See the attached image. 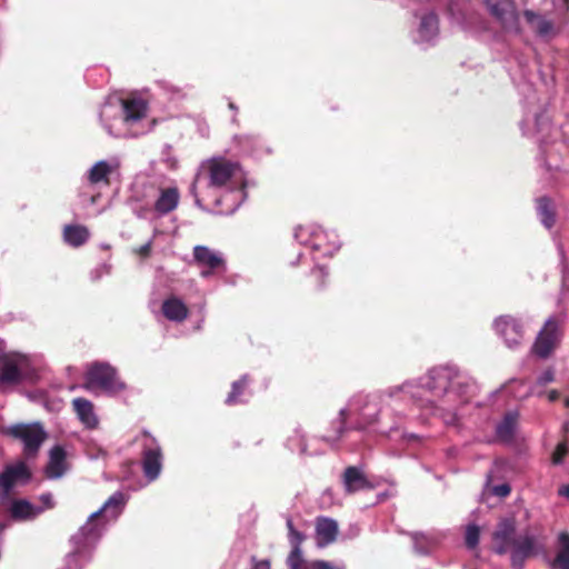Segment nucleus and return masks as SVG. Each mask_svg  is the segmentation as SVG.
I'll return each mask as SVG.
<instances>
[{
    "label": "nucleus",
    "instance_id": "nucleus-1",
    "mask_svg": "<svg viewBox=\"0 0 569 569\" xmlns=\"http://www.w3.org/2000/svg\"><path fill=\"white\" fill-rule=\"evenodd\" d=\"M476 385L453 366L432 368L419 381H406L390 387L392 398L411 400L420 408H430L445 423L453 425L458 419V407L473 396Z\"/></svg>",
    "mask_w": 569,
    "mask_h": 569
},
{
    "label": "nucleus",
    "instance_id": "nucleus-2",
    "mask_svg": "<svg viewBox=\"0 0 569 569\" xmlns=\"http://www.w3.org/2000/svg\"><path fill=\"white\" fill-rule=\"evenodd\" d=\"M246 172L239 162L224 157H212L201 163L190 187L196 204L217 207L226 203L221 213L234 212L244 201L247 194Z\"/></svg>",
    "mask_w": 569,
    "mask_h": 569
},
{
    "label": "nucleus",
    "instance_id": "nucleus-3",
    "mask_svg": "<svg viewBox=\"0 0 569 569\" xmlns=\"http://www.w3.org/2000/svg\"><path fill=\"white\" fill-rule=\"evenodd\" d=\"M124 505V495L118 491L114 492L98 511L90 516L87 523L72 537L76 550L69 556V562L76 560L82 551L93 546L101 537L104 525L100 522L98 518L103 515L104 518L114 520L122 512Z\"/></svg>",
    "mask_w": 569,
    "mask_h": 569
},
{
    "label": "nucleus",
    "instance_id": "nucleus-4",
    "mask_svg": "<svg viewBox=\"0 0 569 569\" xmlns=\"http://www.w3.org/2000/svg\"><path fill=\"white\" fill-rule=\"evenodd\" d=\"M390 388L382 393L362 395L359 393L352 397L348 406L340 410V417L342 421L349 418L357 417V428L362 429L371 426L377 421L378 413L380 411L381 402L385 397L392 401H405L406 399L399 398V396L390 397L388 395Z\"/></svg>",
    "mask_w": 569,
    "mask_h": 569
},
{
    "label": "nucleus",
    "instance_id": "nucleus-5",
    "mask_svg": "<svg viewBox=\"0 0 569 569\" xmlns=\"http://www.w3.org/2000/svg\"><path fill=\"white\" fill-rule=\"evenodd\" d=\"M123 113V117L118 119L120 122L133 123L139 121L146 116L147 103L140 98H132L122 100L117 97L110 98L103 106L100 118L103 122H107L111 116ZM110 134L120 136V132L113 131V124L104 123Z\"/></svg>",
    "mask_w": 569,
    "mask_h": 569
},
{
    "label": "nucleus",
    "instance_id": "nucleus-6",
    "mask_svg": "<svg viewBox=\"0 0 569 569\" xmlns=\"http://www.w3.org/2000/svg\"><path fill=\"white\" fill-rule=\"evenodd\" d=\"M295 239L312 251H320L322 256H331L340 248L337 234L328 233L317 224H302L296 228Z\"/></svg>",
    "mask_w": 569,
    "mask_h": 569
},
{
    "label": "nucleus",
    "instance_id": "nucleus-7",
    "mask_svg": "<svg viewBox=\"0 0 569 569\" xmlns=\"http://www.w3.org/2000/svg\"><path fill=\"white\" fill-rule=\"evenodd\" d=\"M83 387L91 392L102 390L109 395H117L126 389L113 367L98 362L88 368Z\"/></svg>",
    "mask_w": 569,
    "mask_h": 569
},
{
    "label": "nucleus",
    "instance_id": "nucleus-8",
    "mask_svg": "<svg viewBox=\"0 0 569 569\" xmlns=\"http://www.w3.org/2000/svg\"><path fill=\"white\" fill-rule=\"evenodd\" d=\"M4 432L23 443V452L27 457H34L47 439V432L39 422L16 423L7 427Z\"/></svg>",
    "mask_w": 569,
    "mask_h": 569
},
{
    "label": "nucleus",
    "instance_id": "nucleus-9",
    "mask_svg": "<svg viewBox=\"0 0 569 569\" xmlns=\"http://www.w3.org/2000/svg\"><path fill=\"white\" fill-rule=\"evenodd\" d=\"M30 363L27 356L8 353L0 359V385L13 387L26 378Z\"/></svg>",
    "mask_w": 569,
    "mask_h": 569
},
{
    "label": "nucleus",
    "instance_id": "nucleus-10",
    "mask_svg": "<svg viewBox=\"0 0 569 569\" xmlns=\"http://www.w3.org/2000/svg\"><path fill=\"white\" fill-rule=\"evenodd\" d=\"M142 468L149 481L156 480L162 469L161 448L150 435H143Z\"/></svg>",
    "mask_w": 569,
    "mask_h": 569
},
{
    "label": "nucleus",
    "instance_id": "nucleus-11",
    "mask_svg": "<svg viewBox=\"0 0 569 569\" xmlns=\"http://www.w3.org/2000/svg\"><path fill=\"white\" fill-rule=\"evenodd\" d=\"M560 337L558 321L552 318L548 319L536 339L533 352L541 358H547L558 345Z\"/></svg>",
    "mask_w": 569,
    "mask_h": 569
},
{
    "label": "nucleus",
    "instance_id": "nucleus-12",
    "mask_svg": "<svg viewBox=\"0 0 569 569\" xmlns=\"http://www.w3.org/2000/svg\"><path fill=\"white\" fill-rule=\"evenodd\" d=\"M496 332L510 349L517 348L523 340V327L519 320L510 316H501L493 322Z\"/></svg>",
    "mask_w": 569,
    "mask_h": 569
},
{
    "label": "nucleus",
    "instance_id": "nucleus-13",
    "mask_svg": "<svg viewBox=\"0 0 569 569\" xmlns=\"http://www.w3.org/2000/svg\"><path fill=\"white\" fill-rule=\"evenodd\" d=\"M193 259L197 266L201 268V276L203 278L224 270L226 263L222 254L206 246H196L193 248Z\"/></svg>",
    "mask_w": 569,
    "mask_h": 569
},
{
    "label": "nucleus",
    "instance_id": "nucleus-14",
    "mask_svg": "<svg viewBox=\"0 0 569 569\" xmlns=\"http://www.w3.org/2000/svg\"><path fill=\"white\" fill-rule=\"evenodd\" d=\"M489 12L505 29L518 31V14L512 0H485Z\"/></svg>",
    "mask_w": 569,
    "mask_h": 569
},
{
    "label": "nucleus",
    "instance_id": "nucleus-15",
    "mask_svg": "<svg viewBox=\"0 0 569 569\" xmlns=\"http://www.w3.org/2000/svg\"><path fill=\"white\" fill-rule=\"evenodd\" d=\"M537 550L538 541L533 535L529 532L520 535L512 543V567L516 569L522 568L525 559L536 555Z\"/></svg>",
    "mask_w": 569,
    "mask_h": 569
},
{
    "label": "nucleus",
    "instance_id": "nucleus-16",
    "mask_svg": "<svg viewBox=\"0 0 569 569\" xmlns=\"http://www.w3.org/2000/svg\"><path fill=\"white\" fill-rule=\"evenodd\" d=\"M69 469L68 452L61 445L53 446L49 451V460L44 473L49 479L61 478Z\"/></svg>",
    "mask_w": 569,
    "mask_h": 569
},
{
    "label": "nucleus",
    "instance_id": "nucleus-17",
    "mask_svg": "<svg viewBox=\"0 0 569 569\" xmlns=\"http://www.w3.org/2000/svg\"><path fill=\"white\" fill-rule=\"evenodd\" d=\"M515 522L510 519H503L499 522L497 530L492 535L495 551L503 555L512 548Z\"/></svg>",
    "mask_w": 569,
    "mask_h": 569
},
{
    "label": "nucleus",
    "instance_id": "nucleus-18",
    "mask_svg": "<svg viewBox=\"0 0 569 569\" xmlns=\"http://www.w3.org/2000/svg\"><path fill=\"white\" fill-rule=\"evenodd\" d=\"M120 161L118 158H110L108 160H100L96 162L88 171V180L90 183H106L109 184V177L118 171Z\"/></svg>",
    "mask_w": 569,
    "mask_h": 569
},
{
    "label": "nucleus",
    "instance_id": "nucleus-19",
    "mask_svg": "<svg viewBox=\"0 0 569 569\" xmlns=\"http://www.w3.org/2000/svg\"><path fill=\"white\" fill-rule=\"evenodd\" d=\"M72 407L78 419L87 429H96L98 427L99 418L91 401L86 398H74Z\"/></svg>",
    "mask_w": 569,
    "mask_h": 569
},
{
    "label": "nucleus",
    "instance_id": "nucleus-20",
    "mask_svg": "<svg viewBox=\"0 0 569 569\" xmlns=\"http://www.w3.org/2000/svg\"><path fill=\"white\" fill-rule=\"evenodd\" d=\"M439 33V20L436 13L428 12L420 18L415 37L416 42H431Z\"/></svg>",
    "mask_w": 569,
    "mask_h": 569
},
{
    "label": "nucleus",
    "instance_id": "nucleus-21",
    "mask_svg": "<svg viewBox=\"0 0 569 569\" xmlns=\"http://www.w3.org/2000/svg\"><path fill=\"white\" fill-rule=\"evenodd\" d=\"M338 536V523L328 517H319L316 520L317 545L325 547L332 543Z\"/></svg>",
    "mask_w": 569,
    "mask_h": 569
},
{
    "label": "nucleus",
    "instance_id": "nucleus-22",
    "mask_svg": "<svg viewBox=\"0 0 569 569\" xmlns=\"http://www.w3.org/2000/svg\"><path fill=\"white\" fill-rule=\"evenodd\" d=\"M30 477L29 470L23 462H18L0 475V488L8 493L11 488L20 480H27Z\"/></svg>",
    "mask_w": 569,
    "mask_h": 569
},
{
    "label": "nucleus",
    "instance_id": "nucleus-23",
    "mask_svg": "<svg viewBox=\"0 0 569 569\" xmlns=\"http://www.w3.org/2000/svg\"><path fill=\"white\" fill-rule=\"evenodd\" d=\"M180 200V193L177 187L161 188L154 202V210L163 216L173 211Z\"/></svg>",
    "mask_w": 569,
    "mask_h": 569
},
{
    "label": "nucleus",
    "instance_id": "nucleus-24",
    "mask_svg": "<svg viewBox=\"0 0 569 569\" xmlns=\"http://www.w3.org/2000/svg\"><path fill=\"white\" fill-rule=\"evenodd\" d=\"M343 486L348 493H355L362 489L370 488V483L363 472L357 467H348L343 473Z\"/></svg>",
    "mask_w": 569,
    "mask_h": 569
},
{
    "label": "nucleus",
    "instance_id": "nucleus-25",
    "mask_svg": "<svg viewBox=\"0 0 569 569\" xmlns=\"http://www.w3.org/2000/svg\"><path fill=\"white\" fill-rule=\"evenodd\" d=\"M162 313L170 321L182 322L187 319L189 311L181 299L170 297L162 303Z\"/></svg>",
    "mask_w": 569,
    "mask_h": 569
},
{
    "label": "nucleus",
    "instance_id": "nucleus-26",
    "mask_svg": "<svg viewBox=\"0 0 569 569\" xmlns=\"http://www.w3.org/2000/svg\"><path fill=\"white\" fill-rule=\"evenodd\" d=\"M523 16L540 37L550 38L556 36V28L550 20L545 19L531 10H526Z\"/></svg>",
    "mask_w": 569,
    "mask_h": 569
},
{
    "label": "nucleus",
    "instance_id": "nucleus-27",
    "mask_svg": "<svg viewBox=\"0 0 569 569\" xmlns=\"http://www.w3.org/2000/svg\"><path fill=\"white\" fill-rule=\"evenodd\" d=\"M555 569H569V533L560 532L558 536L557 552L551 561Z\"/></svg>",
    "mask_w": 569,
    "mask_h": 569
},
{
    "label": "nucleus",
    "instance_id": "nucleus-28",
    "mask_svg": "<svg viewBox=\"0 0 569 569\" xmlns=\"http://www.w3.org/2000/svg\"><path fill=\"white\" fill-rule=\"evenodd\" d=\"M89 230L84 226L69 224L64 227L63 239L72 247H80L89 239Z\"/></svg>",
    "mask_w": 569,
    "mask_h": 569
},
{
    "label": "nucleus",
    "instance_id": "nucleus-29",
    "mask_svg": "<svg viewBox=\"0 0 569 569\" xmlns=\"http://www.w3.org/2000/svg\"><path fill=\"white\" fill-rule=\"evenodd\" d=\"M11 515L16 519H32L42 512V509L33 506L27 500H16L11 505Z\"/></svg>",
    "mask_w": 569,
    "mask_h": 569
},
{
    "label": "nucleus",
    "instance_id": "nucleus-30",
    "mask_svg": "<svg viewBox=\"0 0 569 569\" xmlns=\"http://www.w3.org/2000/svg\"><path fill=\"white\" fill-rule=\"evenodd\" d=\"M518 421V413L516 411L508 412L503 420L497 426V435L502 440H510L513 436Z\"/></svg>",
    "mask_w": 569,
    "mask_h": 569
},
{
    "label": "nucleus",
    "instance_id": "nucleus-31",
    "mask_svg": "<svg viewBox=\"0 0 569 569\" xmlns=\"http://www.w3.org/2000/svg\"><path fill=\"white\" fill-rule=\"evenodd\" d=\"M537 210L542 224L550 229L555 224V212L551 201L548 198L538 199Z\"/></svg>",
    "mask_w": 569,
    "mask_h": 569
},
{
    "label": "nucleus",
    "instance_id": "nucleus-32",
    "mask_svg": "<svg viewBox=\"0 0 569 569\" xmlns=\"http://www.w3.org/2000/svg\"><path fill=\"white\" fill-rule=\"evenodd\" d=\"M315 561L307 560L301 549L291 550L287 557L289 569H313Z\"/></svg>",
    "mask_w": 569,
    "mask_h": 569
},
{
    "label": "nucleus",
    "instance_id": "nucleus-33",
    "mask_svg": "<svg viewBox=\"0 0 569 569\" xmlns=\"http://www.w3.org/2000/svg\"><path fill=\"white\" fill-rule=\"evenodd\" d=\"M505 388L517 399H525L532 392L531 388L527 387L523 380H511Z\"/></svg>",
    "mask_w": 569,
    "mask_h": 569
},
{
    "label": "nucleus",
    "instance_id": "nucleus-34",
    "mask_svg": "<svg viewBox=\"0 0 569 569\" xmlns=\"http://www.w3.org/2000/svg\"><path fill=\"white\" fill-rule=\"evenodd\" d=\"M248 377L243 376L240 380L232 383V389L226 399L228 405H236L241 402L240 396L243 393V389L248 386Z\"/></svg>",
    "mask_w": 569,
    "mask_h": 569
},
{
    "label": "nucleus",
    "instance_id": "nucleus-35",
    "mask_svg": "<svg viewBox=\"0 0 569 569\" xmlns=\"http://www.w3.org/2000/svg\"><path fill=\"white\" fill-rule=\"evenodd\" d=\"M287 527L289 530V541L292 547L291 550L301 549V543L305 540V536L295 529L292 520L289 518L287 519Z\"/></svg>",
    "mask_w": 569,
    "mask_h": 569
},
{
    "label": "nucleus",
    "instance_id": "nucleus-36",
    "mask_svg": "<svg viewBox=\"0 0 569 569\" xmlns=\"http://www.w3.org/2000/svg\"><path fill=\"white\" fill-rule=\"evenodd\" d=\"M415 548L419 553H427L429 549L435 545V540L426 535H416L413 537Z\"/></svg>",
    "mask_w": 569,
    "mask_h": 569
},
{
    "label": "nucleus",
    "instance_id": "nucleus-37",
    "mask_svg": "<svg viewBox=\"0 0 569 569\" xmlns=\"http://www.w3.org/2000/svg\"><path fill=\"white\" fill-rule=\"evenodd\" d=\"M480 537V529L476 525H469L466 529V545L473 549L477 547Z\"/></svg>",
    "mask_w": 569,
    "mask_h": 569
},
{
    "label": "nucleus",
    "instance_id": "nucleus-38",
    "mask_svg": "<svg viewBox=\"0 0 569 569\" xmlns=\"http://www.w3.org/2000/svg\"><path fill=\"white\" fill-rule=\"evenodd\" d=\"M569 453V448H568V445L566 442H560L552 456H551V461L553 465H561L566 458V456Z\"/></svg>",
    "mask_w": 569,
    "mask_h": 569
},
{
    "label": "nucleus",
    "instance_id": "nucleus-39",
    "mask_svg": "<svg viewBox=\"0 0 569 569\" xmlns=\"http://www.w3.org/2000/svg\"><path fill=\"white\" fill-rule=\"evenodd\" d=\"M162 161L167 164L169 169H176L178 166L177 158L172 154L171 147L166 146L162 151Z\"/></svg>",
    "mask_w": 569,
    "mask_h": 569
},
{
    "label": "nucleus",
    "instance_id": "nucleus-40",
    "mask_svg": "<svg viewBox=\"0 0 569 569\" xmlns=\"http://www.w3.org/2000/svg\"><path fill=\"white\" fill-rule=\"evenodd\" d=\"M490 492L499 498H505L510 493V486L508 483H501L491 487Z\"/></svg>",
    "mask_w": 569,
    "mask_h": 569
},
{
    "label": "nucleus",
    "instance_id": "nucleus-41",
    "mask_svg": "<svg viewBox=\"0 0 569 569\" xmlns=\"http://www.w3.org/2000/svg\"><path fill=\"white\" fill-rule=\"evenodd\" d=\"M313 569H345L342 563H332L325 560H315Z\"/></svg>",
    "mask_w": 569,
    "mask_h": 569
},
{
    "label": "nucleus",
    "instance_id": "nucleus-42",
    "mask_svg": "<svg viewBox=\"0 0 569 569\" xmlns=\"http://www.w3.org/2000/svg\"><path fill=\"white\" fill-rule=\"evenodd\" d=\"M548 118L545 114L537 116L535 119V131L541 133L548 127Z\"/></svg>",
    "mask_w": 569,
    "mask_h": 569
},
{
    "label": "nucleus",
    "instance_id": "nucleus-43",
    "mask_svg": "<svg viewBox=\"0 0 569 569\" xmlns=\"http://www.w3.org/2000/svg\"><path fill=\"white\" fill-rule=\"evenodd\" d=\"M553 379H555L553 371L551 369H548L540 375V377L537 380V383L540 386H545L547 383L552 382Z\"/></svg>",
    "mask_w": 569,
    "mask_h": 569
},
{
    "label": "nucleus",
    "instance_id": "nucleus-44",
    "mask_svg": "<svg viewBox=\"0 0 569 569\" xmlns=\"http://www.w3.org/2000/svg\"><path fill=\"white\" fill-rule=\"evenodd\" d=\"M40 501L42 502V507H38V509H42L46 510V509H50L53 507V498H52V495L51 493H43L40 496Z\"/></svg>",
    "mask_w": 569,
    "mask_h": 569
},
{
    "label": "nucleus",
    "instance_id": "nucleus-45",
    "mask_svg": "<svg viewBox=\"0 0 569 569\" xmlns=\"http://www.w3.org/2000/svg\"><path fill=\"white\" fill-rule=\"evenodd\" d=\"M151 246H152V242L151 241H148L147 243H144L143 246L139 247L138 249L134 250V252L140 256L141 258H147L149 257L150 252H151Z\"/></svg>",
    "mask_w": 569,
    "mask_h": 569
},
{
    "label": "nucleus",
    "instance_id": "nucleus-46",
    "mask_svg": "<svg viewBox=\"0 0 569 569\" xmlns=\"http://www.w3.org/2000/svg\"><path fill=\"white\" fill-rule=\"evenodd\" d=\"M108 272H109V268L106 264H102L98 269H96V271H94L96 278L98 279L102 276V273H108Z\"/></svg>",
    "mask_w": 569,
    "mask_h": 569
},
{
    "label": "nucleus",
    "instance_id": "nucleus-47",
    "mask_svg": "<svg viewBox=\"0 0 569 569\" xmlns=\"http://www.w3.org/2000/svg\"><path fill=\"white\" fill-rule=\"evenodd\" d=\"M253 569H270V563L266 560L263 561H258L254 566H253Z\"/></svg>",
    "mask_w": 569,
    "mask_h": 569
},
{
    "label": "nucleus",
    "instance_id": "nucleus-48",
    "mask_svg": "<svg viewBox=\"0 0 569 569\" xmlns=\"http://www.w3.org/2000/svg\"><path fill=\"white\" fill-rule=\"evenodd\" d=\"M559 495L569 499V485L561 487L559 489Z\"/></svg>",
    "mask_w": 569,
    "mask_h": 569
},
{
    "label": "nucleus",
    "instance_id": "nucleus-49",
    "mask_svg": "<svg viewBox=\"0 0 569 569\" xmlns=\"http://www.w3.org/2000/svg\"><path fill=\"white\" fill-rule=\"evenodd\" d=\"M290 450L292 451H296V450H299L301 453H305L306 452V446L303 443L300 445V448H293L290 443Z\"/></svg>",
    "mask_w": 569,
    "mask_h": 569
},
{
    "label": "nucleus",
    "instance_id": "nucleus-50",
    "mask_svg": "<svg viewBox=\"0 0 569 569\" xmlns=\"http://www.w3.org/2000/svg\"><path fill=\"white\" fill-rule=\"evenodd\" d=\"M557 397H558V395L555 390H552L548 393V398L550 401H555L557 399Z\"/></svg>",
    "mask_w": 569,
    "mask_h": 569
},
{
    "label": "nucleus",
    "instance_id": "nucleus-51",
    "mask_svg": "<svg viewBox=\"0 0 569 569\" xmlns=\"http://www.w3.org/2000/svg\"><path fill=\"white\" fill-rule=\"evenodd\" d=\"M6 529V526L3 523H0V536L2 535V532L4 531Z\"/></svg>",
    "mask_w": 569,
    "mask_h": 569
},
{
    "label": "nucleus",
    "instance_id": "nucleus-52",
    "mask_svg": "<svg viewBox=\"0 0 569 569\" xmlns=\"http://www.w3.org/2000/svg\"><path fill=\"white\" fill-rule=\"evenodd\" d=\"M316 272H319L320 274H325L323 268H318Z\"/></svg>",
    "mask_w": 569,
    "mask_h": 569
},
{
    "label": "nucleus",
    "instance_id": "nucleus-53",
    "mask_svg": "<svg viewBox=\"0 0 569 569\" xmlns=\"http://www.w3.org/2000/svg\"><path fill=\"white\" fill-rule=\"evenodd\" d=\"M563 4L566 7V10H568V0H563Z\"/></svg>",
    "mask_w": 569,
    "mask_h": 569
},
{
    "label": "nucleus",
    "instance_id": "nucleus-54",
    "mask_svg": "<svg viewBox=\"0 0 569 569\" xmlns=\"http://www.w3.org/2000/svg\"><path fill=\"white\" fill-rule=\"evenodd\" d=\"M567 406H569V400L567 401Z\"/></svg>",
    "mask_w": 569,
    "mask_h": 569
}]
</instances>
